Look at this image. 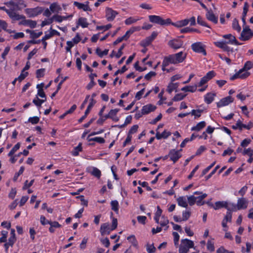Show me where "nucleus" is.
<instances>
[{"mask_svg": "<svg viewBox=\"0 0 253 253\" xmlns=\"http://www.w3.org/2000/svg\"><path fill=\"white\" fill-rule=\"evenodd\" d=\"M187 54L182 51L165 57V63L176 64L182 62L186 58Z\"/></svg>", "mask_w": 253, "mask_h": 253, "instance_id": "obj_1", "label": "nucleus"}, {"mask_svg": "<svg viewBox=\"0 0 253 253\" xmlns=\"http://www.w3.org/2000/svg\"><path fill=\"white\" fill-rule=\"evenodd\" d=\"M194 247V242L189 239H181L179 246L178 253H188L190 249Z\"/></svg>", "mask_w": 253, "mask_h": 253, "instance_id": "obj_2", "label": "nucleus"}, {"mask_svg": "<svg viewBox=\"0 0 253 253\" xmlns=\"http://www.w3.org/2000/svg\"><path fill=\"white\" fill-rule=\"evenodd\" d=\"M149 20L152 23L161 26L168 25L171 23L170 19H163L161 16L157 15H149Z\"/></svg>", "mask_w": 253, "mask_h": 253, "instance_id": "obj_3", "label": "nucleus"}, {"mask_svg": "<svg viewBox=\"0 0 253 253\" xmlns=\"http://www.w3.org/2000/svg\"><path fill=\"white\" fill-rule=\"evenodd\" d=\"M192 49L195 52L202 53L204 55L207 54L205 46L201 42H197L191 45Z\"/></svg>", "mask_w": 253, "mask_h": 253, "instance_id": "obj_4", "label": "nucleus"}, {"mask_svg": "<svg viewBox=\"0 0 253 253\" xmlns=\"http://www.w3.org/2000/svg\"><path fill=\"white\" fill-rule=\"evenodd\" d=\"M4 4L8 7L12 6V7L10 9L13 10L18 9L19 5H23L24 7L26 6V5L24 4L23 0H11L10 1L5 2Z\"/></svg>", "mask_w": 253, "mask_h": 253, "instance_id": "obj_5", "label": "nucleus"}, {"mask_svg": "<svg viewBox=\"0 0 253 253\" xmlns=\"http://www.w3.org/2000/svg\"><path fill=\"white\" fill-rule=\"evenodd\" d=\"M25 11L29 17H34L42 13L43 8L38 6L33 8H27Z\"/></svg>", "mask_w": 253, "mask_h": 253, "instance_id": "obj_6", "label": "nucleus"}, {"mask_svg": "<svg viewBox=\"0 0 253 253\" xmlns=\"http://www.w3.org/2000/svg\"><path fill=\"white\" fill-rule=\"evenodd\" d=\"M183 42L178 39H174L168 42V45L171 48L177 49L182 47Z\"/></svg>", "mask_w": 253, "mask_h": 253, "instance_id": "obj_7", "label": "nucleus"}, {"mask_svg": "<svg viewBox=\"0 0 253 253\" xmlns=\"http://www.w3.org/2000/svg\"><path fill=\"white\" fill-rule=\"evenodd\" d=\"M248 205V201L245 198H238L236 207L238 210H244L247 209Z\"/></svg>", "mask_w": 253, "mask_h": 253, "instance_id": "obj_8", "label": "nucleus"}, {"mask_svg": "<svg viewBox=\"0 0 253 253\" xmlns=\"http://www.w3.org/2000/svg\"><path fill=\"white\" fill-rule=\"evenodd\" d=\"M253 126V124L251 122L249 123L247 125L243 124L240 121L237 122L235 125L232 126V127L234 129H237L239 128L240 130H242L243 128L250 129Z\"/></svg>", "mask_w": 253, "mask_h": 253, "instance_id": "obj_9", "label": "nucleus"}, {"mask_svg": "<svg viewBox=\"0 0 253 253\" xmlns=\"http://www.w3.org/2000/svg\"><path fill=\"white\" fill-rule=\"evenodd\" d=\"M118 14L117 11L111 8L107 7L106 9V17L108 21H113Z\"/></svg>", "mask_w": 253, "mask_h": 253, "instance_id": "obj_10", "label": "nucleus"}, {"mask_svg": "<svg viewBox=\"0 0 253 253\" xmlns=\"http://www.w3.org/2000/svg\"><path fill=\"white\" fill-rule=\"evenodd\" d=\"M182 150L180 149L178 151H175L174 149L171 150L169 154V156L170 157V160L175 163L181 156L179 152Z\"/></svg>", "mask_w": 253, "mask_h": 253, "instance_id": "obj_11", "label": "nucleus"}, {"mask_svg": "<svg viewBox=\"0 0 253 253\" xmlns=\"http://www.w3.org/2000/svg\"><path fill=\"white\" fill-rule=\"evenodd\" d=\"M234 99L230 96H227L225 98L221 99L217 103V107H221L228 105L229 103L233 102Z\"/></svg>", "mask_w": 253, "mask_h": 253, "instance_id": "obj_12", "label": "nucleus"}, {"mask_svg": "<svg viewBox=\"0 0 253 253\" xmlns=\"http://www.w3.org/2000/svg\"><path fill=\"white\" fill-rule=\"evenodd\" d=\"M214 43L216 46L222 49L224 51H227L228 52H233V49L229 47L227 45L228 43H227L225 41L217 42Z\"/></svg>", "mask_w": 253, "mask_h": 253, "instance_id": "obj_13", "label": "nucleus"}, {"mask_svg": "<svg viewBox=\"0 0 253 253\" xmlns=\"http://www.w3.org/2000/svg\"><path fill=\"white\" fill-rule=\"evenodd\" d=\"M14 10H15L10 9L7 11V14L11 19L13 20H19L20 19H23L25 18L24 16L19 15L16 13Z\"/></svg>", "mask_w": 253, "mask_h": 253, "instance_id": "obj_14", "label": "nucleus"}, {"mask_svg": "<svg viewBox=\"0 0 253 253\" xmlns=\"http://www.w3.org/2000/svg\"><path fill=\"white\" fill-rule=\"evenodd\" d=\"M119 109H112L107 115H105V118H110L115 122L119 121V118L116 117L117 113L119 111Z\"/></svg>", "mask_w": 253, "mask_h": 253, "instance_id": "obj_15", "label": "nucleus"}, {"mask_svg": "<svg viewBox=\"0 0 253 253\" xmlns=\"http://www.w3.org/2000/svg\"><path fill=\"white\" fill-rule=\"evenodd\" d=\"M223 37L224 39L229 40V41L226 42L228 43L232 44H234L235 45H241V43H239L237 41L235 37L232 34H227V35H224L223 36Z\"/></svg>", "mask_w": 253, "mask_h": 253, "instance_id": "obj_16", "label": "nucleus"}, {"mask_svg": "<svg viewBox=\"0 0 253 253\" xmlns=\"http://www.w3.org/2000/svg\"><path fill=\"white\" fill-rule=\"evenodd\" d=\"M156 109V107L155 106L149 104L143 106L141 111L142 114L145 115L155 111Z\"/></svg>", "mask_w": 253, "mask_h": 253, "instance_id": "obj_17", "label": "nucleus"}, {"mask_svg": "<svg viewBox=\"0 0 253 253\" xmlns=\"http://www.w3.org/2000/svg\"><path fill=\"white\" fill-rule=\"evenodd\" d=\"M252 37V32H247L244 30L242 31L239 39L242 41H246L250 40Z\"/></svg>", "mask_w": 253, "mask_h": 253, "instance_id": "obj_18", "label": "nucleus"}, {"mask_svg": "<svg viewBox=\"0 0 253 253\" xmlns=\"http://www.w3.org/2000/svg\"><path fill=\"white\" fill-rule=\"evenodd\" d=\"M111 231L112 230L110 228L108 223H103L101 225L100 231L102 235H104L105 234H109Z\"/></svg>", "mask_w": 253, "mask_h": 253, "instance_id": "obj_19", "label": "nucleus"}, {"mask_svg": "<svg viewBox=\"0 0 253 253\" xmlns=\"http://www.w3.org/2000/svg\"><path fill=\"white\" fill-rule=\"evenodd\" d=\"M206 17L209 20L212 22L214 24H216L217 23L218 18L214 15L211 10H208L207 11Z\"/></svg>", "mask_w": 253, "mask_h": 253, "instance_id": "obj_20", "label": "nucleus"}, {"mask_svg": "<svg viewBox=\"0 0 253 253\" xmlns=\"http://www.w3.org/2000/svg\"><path fill=\"white\" fill-rule=\"evenodd\" d=\"M189 23L188 19H185L184 20H182L180 21H178L176 22V23H173L171 22V23L170 24L172 25L173 26H175L177 28H181L183 26H185L187 25Z\"/></svg>", "mask_w": 253, "mask_h": 253, "instance_id": "obj_21", "label": "nucleus"}, {"mask_svg": "<svg viewBox=\"0 0 253 253\" xmlns=\"http://www.w3.org/2000/svg\"><path fill=\"white\" fill-rule=\"evenodd\" d=\"M178 85L179 84L177 83H173V82H171L168 85L167 91L169 93H171L173 90L177 92V88L178 87Z\"/></svg>", "mask_w": 253, "mask_h": 253, "instance_id": "obj_22", "label": "nucleus"}, {"mask_svg": "<svg viewBox=\"0 0 253 253\" xmlns=\"http://www.w3.org/2000/svg\"><path fill=\"white\" fill-rule=\"evenodd\" d=\"M78 26H81L82 28H86L89 24L87 22V19L84 17H80L77 22Z\"/></svg>", "mask_w": 253, "mask_h": 253, "instance_id": "obj_23", "label": "nucleus"}, {"mask_svg": "<svg viewBox=\"0 0 253 253\" xmlns=\"http://www.w3.org/2000/svg\"><path fill=\"white\" fill-rule=\"evenodd\" d=\"M171 135V133L167 130H164L162 133H160L159 132H157L156 134V137L157 139H161V138H167L169 136Z\"/></svg>", "mask_w": 253, "mask_h": 253, "instance_id": "obj_24", "label": "nucleus"}, {"mask_svg": "<svg viewBox=\"0 0 253 253\" xmlns=\"http://www.w3.org/2000/svg\"><path fill=\"white\" fill-rule=\"evenodd\" d=\"M206 126V123L205 121H202L198 123L196 126H194L191 128V130L199 131L202 129L204 128Z\"/></svg>", "mask_w": 253, "mask_h": 253, "instance_id": "obj_25", "label": "nucleus"}, {"mask_svg": "<svg viewBox=\"0 0 253 253\" xmlns=\"http://www.w3.org/2000/svg\"><path fill=\"white\" fill-rule=\"evenodd\" d=\"M225 208L227 210V212L236 211H238L236 205L234 203H228L226 202Z\"/></svg>", "mask_w": 253, "mask_h": 253, "instance_id": "obj_26", "label": "nucleus"}, {"mask_svg": "<svg viewBox=\"0 0 253 253\" xmlns=\"http://www.w3.org/2000/svg\"><path fill=\"white\" fill-rule=\"evenodd\" d=\"M177 202L178 203V205L181 207L187 208L188 206L186 199L184 197H178L177 199Z\"/></svg>", "mask_w": 253, "mask_h": 253, "instance_id": "obj_27", "label": "nucleus"}, {"mask_svg": "<svg viewBox=\"0 0 253 253\" xmlns=\"http://www.w3.org/2000/svg\"><path fill=\"white\" fill-rule=\"evenodd\" d=\"M10 237L8 239V244L10 246H12L16 241L15 230L14 229H11Z\"/></svg>", "mask_w": 253, "mask_h": 253, "instance_id": "obj_28", "label": "nucleus"}, {"mask_svg": "<svg viewBox=\"0 0 253 253\" xmlns=\"http://www.w3.org/2000/svg\"><path fill=\"white\" fill-rule=\"evenodd\" d=\"M50 10L52 12L58 13L61 10V7L57 3L54 2L50 4L49 6Z\"/></svg>", "mask_w": 253, "mask_h": 253, "instance_id": "obj_29", "label": "nucleus"}, {"mask_svg": "<svg viewBox=\"0 0 253 253\" xmlns=\"http://www.w3.org/2000/svg\"><path fill=\"white\" fill-rule=\"evenodd\" d=\"M226 202L218 201L215 202V205L211 204V207H212L214 210H216L222 208H225Z\"/></svg>", "mask_w": 253, "mask_h": 253, "instance_id": "obj_30", "label": "nucleus"}, {"mask_svg": "<svg viewBox=\"0 0 253 253\" xmlns=\"http://www.w3.org/2000/svg\"><path fill=\"white\" fill-rule=\"evenodd\" d=\"M215 96V93H208L205 97V100L208 104H210L213 100Z\"/></svg>", "mask_w": 253, "mask_h": 253, "instance_id": "obj_31", "label": "nucleus"}, {"mask_svg": "<svg viewBox=\"0 0 253 253\" xmlns=\"http://www.w3.org/2000/svg\"><path fill=\"white\" fill-rule=\"evenodd\" d=\"M239 78L244 79L247 78L250 75V73L243 69H240L238 72Z\"/></svg>", "mask_w": 253, "mask_h": 253, "instance_id": "obj_32", "label": "nucleus"}, {"mask_svg": "<svg viewBox=\"0 0 253 253\" xmlns=\"http://www.w3.org/2000/svg\"><path fill=\"white\" fill-rule=\"evenodd\" d=\"M207 196V194L206 193L203 194L202 195L197 197L196 203L198 206L203 205L205 204L204 201H202V200L205 198Z\"/></svg>", "mask_w": 253, "mask_h": 253, "instance_id": "obj_33", "label": "nucleus"}, {"mask_svg": "<svg viewBox=\"0 0 253 253\" xmlns=\"http://www.w3.org/2000/svg\"><path fill=\"white\" fill-rule=\"evenodd\" d=\"M24 25H29L31 28H34L37 25V22L32 20H25L22 22Z\"/></svg>", "mask_w": 253, "mask_h": 253, "instance_id": "obj_34", "label": "nucleus"}, {"mask_svg": "<svg viewBox=\"0 0 253 253\" xmlns=\"http://www.w3.org/2000/svg\"><path fill=\"white\" fill-rule=\"evenodd\" d=\"M111 209L116 213L119 211V203L117 200L112 201L111 202Z\"/></svg>", "mask_w": 253, "mask_h": 253, "instance_id": "obj_35", "label": "nucleus"}, {"mask_svg": "<svg viewBox=\"0 0 253 253\" xmlns=\"http://www.w3.org/2000/svg\"><path fill=\"white\" fill-rule=\"evenodd\" d=\"M74 5L77 6L79 9H83L84 11H87L88 9L86 5H84V3H80L77 1L74 2Z\"/></svg>", "mask_w": 253, "mask_h": 253, "instance_id": "obj_36", "label": "nucleus"}, {"mask_svg": "<svg viewBox=\"0 0 253 253\" xmlns=\"http://www.w3.org/2000/svg\"><path fill=\"white\" fill-rule=\"evenodd\" d=\"M197 89V85L194 86H185L182 88L181 90L184 91H189L191 92H195Z\"/></svg>", "mask_w": 253, "mask_h": 253, "instance_id": "obj_37", "label": "nucleus"}, {"mask_svg": "<svg viewBox=\"0 0 253 253\" xmlns=\"http://www.w3.org/2000/svg\"><path fill=\"white\" fill-rule=\"evenodd\" d=\"M232 28L238 32H240L241 30V28L239 24L238 21L236 18H235L233 21Z\"/></svg>", "mask_w": 253, "mask_h": 253, "instance_id": "obj_38", "label": "nucleus"}, {"mask_svg": "<svg viewBox=\"0 0 253 253\" xmlns=\"http://www.w3.org/2000/svg\"><path fill=\"white\" fill-rule=\"evenodd\" d=\"M191 32L200 33V31L198 29L189 28V27H186V28L181 29V30H180V32L181 33H188V32Z\"/></svg>", "mask_w": 253, "mask_h": 253, "instance_id": "obj_39", "label": "nucleus"}, {"mask_svg": "<svg viewBox=\"0 0 253 253\" xmlns=\"http://www.w3.org/2000/svg\"><path fill=\"white\" fill-rule=\"evenodd\" d=\"M91 173L92 175L99 178L101 176V171L97 168L93 167L92 170L91 171Z\"/></svg>", "mask_w": 253, "mask_h": 253, "instance_id": "obj_40", "label": "nucleus"}, {"mask_svg": "<svg viewBox=\"0 0 253 253\" xmlns=\"http://www.w3.org/2000/svg\"><path fill=\"white\" fill-rule=\"evenodd\" d=\"M82 149V144L80 143L77 147L74 148L72 154L74 156H77L79 155V152L81 151Z\"/></svg>", "mask_w": 253, "mask_h": 253, "instance_id": "obj_41", "label": "nucleus"}, {"mask_svg": "<svg viewBox=\"0 0 253 253\" xmlns=\"http://www.w3.org/2000/svg\"><path fill=\"white\" fill-rule=\"evenodd\" d=\"M96 101L94 99H90L89 105H88L87 108L85 111V114H89L90 110L91 109L92 107L94 105V104L96 103Z\"/></svg>", "mask_w": 253, "mask_h": 253, "instance_id": "obj_42", "label": "nucleus"}, {"mask_svg": "<svg viewBox=\"0 0 253 253\" xmlns=\"http://www.w3.org/2000/svg\"><path fill=\"white\" fill-rule=\"evenodd\" d=\"M87 139L88 141H93L99 143H104L105 142V139L100 137H95L91 138H88V137H87Z\"/></svg>", "mask_w": 253, "mask_h": 253, "instance_id": "obj_43", "label": "nucleus"}, {"mask_svg": "<svg viewBox=\"0 0 253 253\" xmlns=\"http://www.w3.org/2000/svg\"><path fill=\"white\" fill-rule=\"evenodd\" d=\"M20 146V143H17L10 150V151L9 152L8 156H12L15 153V152L17 151Z\"/></svg>", "mask_w": 253, "mask_h": 253, "instance_id": "obj_44", "label": "nucleus"}, {"mask_svg": "<svg viewBox=\"0 0 253 253\" xmlns=\"http://www.w3.org/2000/svg\"><path fill=\"white\" fill-rule=\"evenodd\" d=\"M186 94H183L182 93H177L172 98V101H178L182 100Z\"/></svg>", "mask_w": 253, "mask_h": 253, "instance_id": "obj_45", "label": "nucleus"}, {"mask_svg": "<svg viewBox=\"0 0 253 253\" xmlns=\"http://www.w3.org/2000/svg\"><path fill=\"white\" fill-rule=\"evenodd\" d=\"M108 49H105L104 51H101L99 48H97L96 49V53L100 57H102L104 55H107L108 53Z\"/></svg>", "mask_w": 253, "mask_h": 253, "instance_id": "obj_46", "label": "nucleus"}, {"mask_svg": "<svg viewBox=\"0 0 253 253\" xmlns=\"http://www.w3.org/2000/svg\"><path fill=\"white\" fill-rule=\"evenodd\" d=\"M203 112L202 110H192L190 113V114L195 116V118H199L201 116V113Z\"/></svg>", "mask_w": 253, "mask_h": 253, "instance_id": "obj_47", "label": "nucleus"}, {"mask_svg": "<svg viewBox=\"0 0 253 253\" xmlns=\"http://www.w3.org/2000/svg\"><path fill=\"white\" fill-rule=\"evenodd\" d=\"M146 250L148 253H154L156 252V249L153 244H147L146 245Z\"/></svg>", "mask_w": 253, "mask_h": 253, "instance_id": "obj_48", "label": "nucleus"}, {"mask_svg": "<svg viewBox=\"0 0 253 253\" xmlns=\"http://www.w3.org/2000/svg\"><path fill=\"white\" fill-rule=\"evenodd\" d=\"M46 101V99H40L37 97V99L33 100V102L38 107H41L42 104Z\"/></svg>", "mask_w": 253, "mask_h": 253, "instance_id": "obj_49", "label": "nucleus"}, {"mask_svg": "<svg viewBox=\"0 0 253 253\" xmlns=\"http://www.w3.org/2000/svg\"><path fill=\"white\" fill-rule=\"evenodd\" d=\"M139 19H135L132 17H130L126 19L125 23L126 25H130L136 22Z\"/></svg>", "mask_w": 253, "mask_h": 253, "instance_id": "obj_50", "label": "nucleus"}, {"mask_svg": "<svg viewBox=\"0 0 253 253\" xmlns=\"http://www.w3.org/2000/svg\"><path fill=\"white\" fill-rule=\"evenodd\" d=\"M197 199V197H195L193 195L187 197L188 203L190 206H193V205H194V204L196 203Z\"/></svg>", "mask_w": 253, "mask_h": 253, "instance_id": "obj_51", "label": "nucleus"}, {"mask_svg": "<svg viewBox=\"0 0 253 253\" xmlns=\"http://www.w3.org/2000/svg\"><path fill=\"white\" fill-rule=\"evenodd\" d=\"M28 73L27 72H24V71H22L20 75L17 78L18 81L19 82H21L23 80L25 79V78L28 76Z\"/></svg>", "mask_w": 253, "mask_h": 253, "instance_id": "obj_52", "label": "nucleus"}, {"mask_svg": "<svg viewBox=\"0 0 253 253\" xmlns=\"http://www.w3.org/2000/svg\"><path fill=\"white\" fill-rule=\"evenodd\" d=\"M253 67V62H252L251 61H248L245 63V64L244 66V67L242 69L247 71V70L252 69Z\"/></svg>", "mask_w": 253, "mask_h": 253, "instance_id": "obj_53", "label": "nucleus"}, {"mask_svg": "<svg viewBox=\"0 0 253 253\" xmlns=\"http://www.w3.org/2000/svg\"><path fill=\"white\" fill-rule=\"evenodd\" d=\"M152 42L149 37H147L145 40L142 41L141 42V45L143 47H146L148 46Z\"/></svg>", "mask_w": 253, "mask_h": 253, "instance_id": "obj_54", "label": "nucleus"}, {"mask_svg": "<svg viewBox=\"0 0 253 253\" xmlns=\"http://www.w3.org/2000/svg\"><path fill=\"white\" fill-rule=\"evenodd\" d=\"M127 239L129 241L134 247H137V242L136 239L134 235H131L127 238Z\"/></svg>", "mask_w": 253, "mask_h": 253, "instance_id": "obj_55", "label": "nucleus"}, {"mask_svg": "<svg viewBox=\"0 0 253 253\" xmlns=\"http://www.w3.org/2000/svg\"><path fill=\"white\" fill-rule=\"evenodd\" d=\"M45 72V69L42 68L38 69L36 71V77L37 78H40L44 76V73Z\"/></svg>", "mask_w": 253, "mask_h": 253, "instance_id": "obj_56", "label": "nucleus"}, {"mask_svg": "<svg viewBox=\"0 0 253 253\" xmlns=\"http://www.w3.org/2000/svg\"><path fill=\"white\" fill-rule=\"evenodd\" d=\"M172 235H173V237H174L173 241H174V245L175 246H177L178 245V241H179V236L177 232H173L172 233Z\"/></svg>", "mask_w": 253, "mask_h": 253, "instance_id": "obj_57", "label": "nucleus"}, {"mask_svg": "<svg viewBox=\"0 0 253 253\" xmlns=\"http://www.w3.org/2000/svg\"><path fill=\"white\" fill-rule=\"evenodd\" d=\"M243 155H248L249 157L253 156V150L251 148H249L247 149H245L242 152Z\"/></svg>", "mask_w": 253, "mask_h": 253, "instance_id": "obj_58", "label": "nucleus"}, {"mask_svg": "<svg viewBox=\"0 0 253 253\" xmlns=\"http://www.w3.org/2000/svg\"><path fill=\"white\" fill-rule=\"evenodd\" d=\"M112 27L111 24H107L105 26H97L96 29L98 30H104V31L108 30Z\"/></svg>", "mask_w": 253, "mask_h": 253, "instance_id": "obj_59", "label": "nucleus"}, {"mask_svg": "<svg viewBox=\"0 0 253 253\" xmlns=\"http://www.w3.org/2000/svg\"><path fill=\"white\" fill-rule=\"evenodd\" d=\"M191 212L190 211H185L182 213V220H187L190 216Z\"/></svg>", "mask_w": 253, "mask_h": 253, "instance_id": "obj_60", "label": "nucleus"}, {"mask_svg": "<svg viewBox=\"0 0 253 253\" xmlns=\"http://www.w3.org/2000/svg\"><path fill=\"white\" fill-rule=\"evenodd\" d=\"M215 75V74L213 71H211L209 72L205 76H204L205 78H206V79L208 80V81L211 80L212 79L213 77H214Z\"/></svg>", "mask_w": 253, "mask_h": 253, "instance_id": "obj_61", "label": "nucleus"}, {"mask_svg": "<svg viewBox=\"0 0 253 253\" xmlns=\"http://www.w3.org/2000/svg\"><path fill=\"white\" fill-rule=\"evenodd\" d=\"M138 126L137 125H133L129 129L128 134L131 135V134L135 133L138 129Z\"/></svg>", "mask_w": 253, "mask_h": 253, "instance_id": "obj_62", "label": "nucleus"}, {"mask_svg": "<svg viewBox=\"0 0 253 253\" xmlns=\"http://www.w3.org/2000/svg\"><path fill=\"white\" fill-rule=\"evenodd\" d=\"M40 119L38 117H33L29 118L28 121L32 124H36L39 122Z\"/></svg>", "mask_w": 253, "mask_h": 253, "instance_id": "obj_63", "label": "nucleus"}, {"mask_svg": "<svg viewBox=\"0 0 253 253\" xmlns=\"http://www.w3.org/2000/svg\"><path fill=\"white\" fill-rule=\"evenodd\" d=\"M137 219L139 223H141L142 224H145L146 223V220L147 219V217L145 216H138L137 217Z\"/></svg>", "mask_w": 253, "mask_h": 253, "instance_id": "obj_64", "label": "nucleus"}]
</instances>
